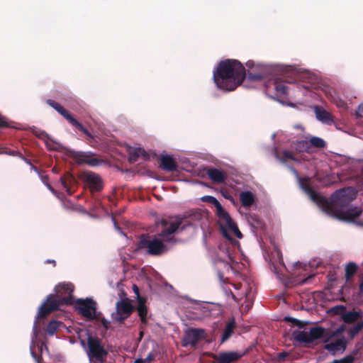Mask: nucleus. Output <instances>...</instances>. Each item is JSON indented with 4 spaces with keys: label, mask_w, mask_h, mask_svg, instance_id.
I'll use <instances>...</instances> for the list:
<instances>
[{
    "label": "nucleus",
    "mask_w": 363,
    "mask_h": 363,
    "mask_svg": "<svg viewBox=\"0 0 363 363\" xmlns=\"http://www.w3.org/2000/svg\"><path fill=\"white\" fill-rule=\"evenodd\" d=\"M307 281H308V279H304V280L303 281V283H306V282H307Z\"/></svg>",
    "instance_id": "50"
},
{
    "label": "nucleus",
    "mask_w": 363,
    "mask_h": 363,
    "mask_svg": "<svg viewBox=\"0 0 363 363\" xmlns=\"http://www.w3.org/2000/svg\"><path fill=\"white\" fill-rule=\"evenodd\" d=\"M294 339L299 342L310 343L311 339L308 334V330H303L299 331H295L293 333Z\"/></svg>",
    "instance_id": "23"
},
{
    "label": "nucleus",
    "mask_w": 363,
    "mask_h": 363,
    "mask_svg": "<svg viewBox=\"0 0 363 363\" xmlns=\"http://www.w3.org/2000/svg\"><path fill=\"white\" fill-rule=\"evenodd\" d=\"M272 89L274 90L275 94L278 96H286L292 90L294 86L289 81L281 78L275 79L272 82Z\"/></svg>",
    "instance_id": "11"
},
{
    "label": "nucleus",
    "mask_w": 363,
    "mask_h": 363,
    "mask_svg": "<svg viewBox=\"0 0 363 363\" xmlns=\"http://www.w3.org/2000/svg\"><path fill=\"white\" fill-rule=\"evenodd\" d=\"M251 307H252V303L250 301L246 302V304L245 306V311L248 312L250 311V309L251 308Z\"/></svg>",
    "instance_id": "41"
},
{
    "label": "nucleus",
    "mask_w": 363,
    "mask_h": 363,
    "mask_svg": "<svg viewBox=\"0 0 363 363\" xmlns=\"http://www.w3.org/2000/svg\"><path fill=\"white\" fill-rule=\"evenodd\" d=\"M229 260H230L231 262H234L233 257L231 255H229Z\"/></svg>",
    "instance_id": "47"
},
{
    "label": "nucleus",
    "mask_w": 363,
    "mask_h": 363,
    "mask_svg": "<svg viewBox=\"0 0 363 363\" xmlns=\"http://www.w3.org/2000/svg\"><path fill=\"white\" fill-rule=\"evenodd\" d=\"M80 344L81 345L86 349V343H85V341L84 340H80Z\"/></svg>",
    "instance_id": "45"
},
{
    "label": "nucleus",
    "mask_w": 363,
    "mask_h": 363,
    "mask_svg": "<svg viewBox=\"0 0 363 363\" xmlns=\"http://www.w3.org/2000/svg\"><path fill=\"white\" fill-rule=\"evenodd\" d=\"M310 143L316 147H324L325 146V141L319 137H311L310 139Z\"/></svg>",
    "instance_id": "29"
},
{
    "label": "nucleus",
    "mask_w": 363,
    "mask_h": 363,
    "mask_svg": "<svg viewBox=\"0 0 363 363\" xmlns=\"http://www.w3.org/2000/svg\"><path fill=\"white\" fill-rule=\"evenodd\" d=\"M91 152H79L74 155V157L79 163H86L90 166H97L99 161L96 159H89Z\"/></svg>",
    "instance_id": "17"
},
{
    "label": "nucleus",
    "mask_w": 363,
    "mask_h": 363,
    "mask_svg": "<svg viewBox=\"0 0 363 363\" xmlns=\"http://www.w3.org/2000/svg\"><path fill=\"white\" fill-rule=\"evenodd\" d=\"M342 320L345 323H352L357 320L363 318V311H350L342 314Z\"/></svg>",
    "instance_id": "21"
},
{
    "label": "nucleus",
    "mask_w": 363,
    "mask_h": 363,
    "mask_svg": "<svg viewBox=\"0 0 363 363\" xmlns=\"http://www.w3.org/2000/svg\"><path fill=\"white\" fill-rule=\"evenodd\" d=\"M86 354L89 361L93 363H104L106 359L108 352L101 343L100 340L93 337L87 333Z\"/></svg>",
    "instance_id": "6"
},
{
    "label": "nucleus",
    "mask_w": 363,
    "mask_h": 363,
    "mask_svg": "<svg viewBox=\"0 0 363 363\" xmlns=\"http://www.w3.org/2000/svg\"><path fill=\"white\" fill-rule=\"evenodd\" d=\"M161 167L166 171H174L177 169V163L174 159L169 155H162L160 157Z\"/></svg>",
    "instance_id": "18"
},
{
    "label": "nucleus",
    "mask_w": 363,
    "mask_h": 363,
    "mask_svg": "<svg viewBox=\"0 0 363 363\" xmlns=\"http://www.w3.org/2000/svg\"><path fill=\"white\" fill-rule=\"evenodd\" d=\"M59 325H60V322L55 320H52L51 321L49 322L48 325V327H47V333L49 335H53L55 334V333L56 332V330H57V328H59Z\"/></svg>",
    "instance_id": "27"
},
{
    "label": "nucleus",
    "mask_w": 363,
    "mask_h": 363,
    "mask_svg": "<svg viewBox=\"0 0 363 363\" xmlns=\"http://www.w3.org/2000/svg\"><path fill=\"white\" fill-rule=\"evenodd\" d=\"M84 179L89 184L92 191H99L101 189V180L97 174L86 172L84 174Z\"/></svg>",
    "instance_id": "15"
},
{
    "label": "nucleus",
    "mask_w": 363,
    "mask_h": 363,
    "mask_svg": "<svg viewBox=\"0 0 363 363\" xmlns=\"http://www.w3.org/2000/svg\"><path fill=\"white\" fill-rule=\"evenodd\" d=\"M280 355H281L282 357H285V356H286V355H285V354H281Z\"/></svg>",
    "instance_id": "51"
},
{
    "label": "nucleus",
    "mask_w": 363,
    "mask_h": 363,
    "mask_svg": "<svg viewBox=\"0 0 363 363\" xmlns=\"http://www.w3.org/2000/svg\"><path fill=\"white\" fill-rule=\"evenodd\" d=\"M74 291V286L71 283H62L55 287V295H50L38 308L36 319L33 325V335L30 346V352L32 357L37 363H40V358L38 353L42 354L44 349L47 348L43 344L36 343L37 338V323L38 318H43L52 311L57 310L60 306L65 303L66 305L72 303V293Z\"/></svg>",
    "instance_id": "2"
},
{
    "label": "nucleus",
    "mask_w": 363,
    "mask_h": 363,
    "mask_svg": "<svg viewBox=\"0 0 363 363\" xmlns=\"http://www.w3.org/2000/svg\"><path fill=\"white\" fill-rule=\"evenodd\" d=\"M158 224L162 228L161 233L153 237L142 236L138 246L140 250L155 256L166 253L177 242L173 234L182 224V219L170 217L162 219Z\"/></svg>",
    "instance_id": "3"
},
{
    "label": "nucleus",
    "mask_w": 363,
    "mask_h": 363,
    "mask_svg": "<svg viewBox=\"0 0 363 363\" xmlns=\"http://www.w3.org/2000/svg\"><path fill=\"white\" fill-rule=\"evenodd\" d=\"M331 312L334 314H342L345 311L344 306H336L331 308Z\"/></svg>",
    "instance_id": "35"
},
{
    "label": "nucleus",
    "mask_w": 363,
    "mask_h": 363,
    "mask_svg": "<svg viewBox=\"0 0 363 363\" xmlns=\"http://www.w3.org/2000/svg\"><path fill=\"white\" fill-rule=\"evenodd\" d=\"M356 116L357 117H361L363 116V104L359 105L356 111Z\"/></svg>",
    "instance_id": "38"
},
{
    "label": "nucleus",
    "mask_w": 363,
    "mask_h": 363,
    "mask_svg": "<svg viewBox=\"0 0 363 363\" xmlns=\"http://www.w3.org/2000/svg\"><path fill=\"white\" fill-rule=\"evenodd\" d=\"M242 355L236 352H220L215 355L216 363H232L238 360Z\"/></svg>",
    "instance_id": "14"
},
{
    "label": "nucleus",
    "mask_w": 363,
    "mask_h": 363,
    "mask_svg": "<svg viewBox=\"0 0 363 363\" xmlns=\"http://www.w3.org/2000/svg\"><path fill=\"white\" fill-rule=\"evenodd\" d=\"M226 267H227L228 268L230 267V266L229 264H226Z\"/></svg>",
    "instance_id": "52"
},
{
    "label": "nucleus",
    "mask_w": 363,
    "mask_h": 363,
    "mask_svg": "<svg viewBox=\"0 0 363 363\" xmlns=\"http://www.w3.org/2000/svg\"><path fill=\"white\" fill-rule=\"evenodd\" d=\"M207 200L213 203L216 208L218 223L223 236L232 243L238 244V242L232 238V235H235L238 239H241L242 235L235 222L230 214L223 208L217 199L212 196H207Z\"/></svg>",
    "instance_id": "5"
},
{
    "label": "nucleus",
    "mask_w": 363,
    "mask_h": 363,
    "mask_svg": "<svg viewBox=\"0 0 363 363\" xmlns=\"http://www.w3.org/2000/svg\"><path fill=\"white\" fill-rule=\"evenodd\" d=\"M8 123L5 118L0 117V127L8 126Z\"/></svg>",
    "instance_id": "40"
},
{
    "label": "nucleus",
    "mask_w": 363,
    "mask_h": 363,
    "mask_svg": "<svg viewBox=\"0 0 363 363\" xmlns=\"http://www.w3.org/2000/svg\"><path fill=\"white\" fill-rule=\"evenodd\" d=\"M47 103L52 107L55 110H56L60 115H62L66 120L68 121L72 118L71 114L65 110L61 105L58 103L55 102L53 100L49 99L47 101Z\"/></svg>",
    "instance_id": "22"
},
{
    "label": "nucleus",
    "mask_w": 363,
    "mask_h": 363,
    "mask_svg": "<svg viewBox=\"0 0 363 363\" xmlns=\"http://www.w3.org/2000/svg\"><path fill=\"white\" fill-rule=\"evenodd\" d=\"M357 269V265L354 263H350L346 266L345 277L347 280L350 278V277L355 274Z\"/></svg>",
    "instance_id": "28"
},
{
    "label": "nucleus",
    "mask_w": 363,
    "mask_h": 363,
    "mask_svg": "<svg viewBox=\"0 0 363 363\" xmlns=\"http://www.w3.org/2000/svg\"><path fill=\"white\" fill-rule=\"evenodd\" d=\"M32 168L35 170V172H37L39 174V177L43 182V183L48 187V189L53 194H56V192L55 190L52 188V186L48 183V177L46 175H41L36 168L33 167L32 166Z\"/></svg>",
    "instance_id": "32"
},
{
    "label": "nucleus",
    "mask_w": 363,
    "mask_h": 363,
    "mask_svg": "<svg viewBox=\"0 0 363 363\" xmlns=\"http://www.w3.org/2000/svg\"><path fill=\"white\" fill-rule=\"evenodd\" d=\"M152 358H153V357H152V354L150 353L147 356L146 359H145L144 360H145V363H148V362H150L152 359Z\"/></svg>",
    "instance_id": "43"
},
{
    "label": "nucleus",
    "mask_w": 363,
    "mask_h": 363,
    "mask_svg": "<svg viewBox=\"0 0 363 363\" xmlns=\"http://www.w3.org/2000/svg\"><path fill=\"white\" fill-rule=\"evenodd\" d=\"M313 111L315 118L318 121L327 125H330L333 123V116L331 113L326 111L323 108L319 106H314Z\"/></svg>",
    "instance_id": "13"
},
{
    "label": "nucleus",
    "mask_w": 363,
    "mask_h": 363,
    "mask_svg": "<svg viewBox=\"0 0 363 363\" xmlns=\"http://www.w3.org/2000/svg\"><path fill=\"white\" fill-rule=\"evenodd\" d=\"M115 228L118 231V233L125 236V234L121 230V229L117 226L116 223L115 222L114 219H113Z\"/></svg>",
    "instance_id": "44"
},
{
    "label": "nucleus",
    "mask_w": 363,
    "mask_h": 363,
    "mask_svg": "<svg viewBox=\"0 0 363 363\" xmlns=\"http://www.w3.org/2000/svg\"><path fill=\"white\" fill-rule=\"evenodd\" d=\"M290 169L298 179L302 190L318 206H325V211L329 216L341 221L353 223L361 215L362 208L350 203L357 195L354 189L347 187L337 190L331 196V203H328L324 197L310 187L308 179L300 178L295 169Z\"/></svg>",
    "instance_id": "1"
},
{
    "label": "nucleus",
    "mask_w": 363,
    "mask_h": 363,
    "mask_svg": "<svg viewBox=\"0 0 363 363\" xmlns=\"http://www.w3.org/2000/svg\"><path fill=\"white\" fill-rule=\"evenodd\" d=\"M296 128H301V129H303V128H302V127H301V126H300V125H297V126H296Z\"/></svg>",
    "instance_id": "49"
},
{
    "label": "nucleus",
    "mask_w": 363,
    "mask_h": 363,
    "mask_svg": "<svg viewBox=\"0 0 363 363\" xmlns=\"http://www.w3.org/2000/svg\"><path fill=\"white\" fill-rule=\"evenodd\" d=\"M75 308L82 316L92 320L97 318L96 303L90 298L77 299L75 302Z\"/></svg>",
    "instance_id": "8"
},
{
    "label": "nucleus",
    "mask_w": 363,
    "mask_h": 363,
    "mask_svg": "<svg viewBox=\"0 0 363 363\" xmlns=\"http://www.w3.org/2000/svg\"><path fill=\"white\" fill-rule=\"evenodd\" d=\"M239 199L243 207L249 208L255 203L256 195L250 190H245L239 194Z\"/></svg>",
    "instance_id": "16"
},
{
    "label": "nucleus",
    "mask_w": 363,
    "mask_h": 363,
    "mask_svg": "<svg viewBox=\"0 0 363 363\" xmlns=\"http://www.w3.org/2000/svg\"><path fill=\"white\" fill-rule=\"evenodd\" d=\"M207 174L213 182L216 183L223 182L226 177L225 173L223 171L214 168L209 169Z\"/></svg>",
    "instance_id": "19"
},
{
    "label": "nucleus",
    "mask_w": 363,
    "mask_h": 363,
    "mask_svg": "<svg viewBox=\"0 0 363 363\" xmlns=\"http://www.w3.org/2000/svg\"><path fill=\"white\" fill-rule=\"evenodd\" d=\"M283 155L284 157V159H281V158H279L278 156H277V159L281 162H285V160H295V158L294 157L292 153L290 152V151H284L283 152Z\"/></svg>",
    "instance_id": "33"
},
{
    "label": "nucleus",
    "mask_w": 363,
    "mask_h": 363,
    "mask_svg": "<svg viewBox=\"0 0 363 363\" xmlns=\"http://www.w3.org/2000/svg\"><path fill=\"white\" fill-rule=\"evenodd\" d=\"M359 303L363 304V283H362L359 286Z\"/></svg>",
    "instance_id": "37"
},
{
    "label": "nucleus",
    "mask_w": 363,
    "mask_h": 363,
    "mask_svg": "<svg viewBox=\"0 0 363 363\" xmlns=\"http://www.w3.org/2000/svg\"><path fill=\"white\" fill-rule=\"evenodd\" d=\"M262 77L263 76L261 74L249 73L247 76V80L250 82L260 81L262 80Z\"/></svg>",
    "instance_id": "34"
},
{
    "label": "nucleus",
    "mask_w": 363,
    "mask_h": 363,
    "mask_svg": "<svg viewBox=\"0 0 363 363\" xmlns=\"http://www.w3.org/2000/svg\"><path fill=\"white\" fill-rule=\"evenodd\" d=\"M235 326V319L233 318L225 326V330L222 335L221 342H224L228 340L233 333V330Z\"/></svg>",
    "instance_id": "24"
},
{
    "label": "nucleus",
    "mask_w": 363,
    "mask_h": 363,
    "mask_svg": "<svg viewBox=\"0 0 363 363\" xmlns=\"http://www.w3.org/2000/svg\"><path fill=\"white\" fill-rule=\"evenodd\" d=\"M296 145L298 147V150L303 151L308 147V143L306 140H298L296 143Z\"/></svg>",
    "instance_id": "36"
},
{
    "label": "nucleus",
    "mask_w": 363,
    "mask_h": 363,
    "mask_svg": "<svg viewBox=\"0 0 363 363\" xmlns=\"http://www.w3.org/2000/svg\"><path fill=\"white\" fill-rule=\"evenodd\" d=\"M245 76V67L236 60L221 61L213 73V79L217 87L227 91L235 89Z\"/></svg>",
    "instance_id": "4"
},
{
    "label": "nucleus",
    "mask_w": 363,
    "mask_h": 363,
    "mask_svg": "<svg viewBox=\"0 0 363 363\" xmlns=\"http://www.w3.org/2000/svg\"><path fill=\"white\" fill-rule=\"evenodd\" d=\"M325 349L333 355L343 353L347 347V341L342 334V329L338 328L328 334L324 339Z\"/></svg>",
    "instance_id": "7"
},
{
    "label": "nucleus",
    "mask_w": 363,
    "mask_h": 363,
    "mask_svg": "<svg viewBox=\"0 0 363 363\" xmlns=\"http://www.w3.org/2000/svg\"><path fill=\"white\" fill-rule=\"evenodd\" d=\"M223 196H224L225 199H228V200H229V201H230L232 203H234V199H233V198L231 196H230V195H228V194H223Z\"/></svg>",
    "instance_id": "42"
},
{
    "label": "nucleus",
    "mask_w": 363,
    "mask_h": 363,
    "mask_svg": "<svg viewBox=\"0 0 363 363\" xmlns=\"http://www.w3.org/2000/svg\"><path fill=\"white\" fill-rule=\"evenodd\" d=\"M134 363H145V360L139 359L135 360Z\"/></svg>",
    "instance_id": "46"
},
{
    "label": "nucleus",
    "mask_w": 363,
    "mask_h": 363,
    "mask_svg": "<svg viewBox=\"0 0 363 363\" xmlns=\"http://www.w3.org/2000/svg\"><path fill=\"white\" fill-rule=\"evenodd\" d=\"M246 66L250 69H255L257 70H265L266 66L263 64L256 63L252 60H249L246 62Z\"/></svg>",
    "instance_id": "31"
},
{
    "label": "nucleus",
    "mask_w": 363,
    "mask_h": 363,
    "mask_svg": "<svg viewBox=\"0 0 363 363\" xmlns=\"http://www.w3.org/2000/svg\"><path fill=\"white\" fill-rule=\"evenodd\" d=\"M69 122L74 126L77 127L79 130H80L84 134L87 135L88 137L92 138V135L88 131L86 128H84V126L79 123L78 121H77L74 117H72Z\"/></svg>",
    "instance_id": "26"
},
{
    "label": "nucleus",
    "mask_w": 363,
    "mask_h": 363,
    "mask_svg": "<svg viewBox=\"0 0 363 363\" xmlns=\"http://www.w3.org/2000/svg\"><path fill=\"white\" fill-rule=\"evenodd\" d=\"M204 337L205 330L203 329L190 328L185 331L183 345L185 347L189 345L194 346L200 340Z\"/></svg>",
    "instance_id": "9"
},
{
    "label": "nucleus",
    "mask_w": 363,
    "mask_h": 363,
    "mask_svg": "<svg viewBox=\"0 0 363 363\" xmlns=\"http://www.w3.org/2000/svg\"><path fill=\"white\" fill-rule=\"evenodd\" d=\"M308 334L310 335L312 342L314 340L320 339L321 337H324L325 339L328 334V332L322 328L314 327L308 330Z\"/></svg>",
    "instance_id": "20"
},
{
    "label": "nucleus",
    "mask_w": 363,
    "mask_h": 363,
    "mask_svg": "<svg viewBox=\"0 0 363 363\" xmlns=\"http://www.w3.org/2000/svg\"><path fill=\"white\" fill-rule=\"evenodd\" d=\"M0 153L11 154V152H3V151H1V150H0Z\"/></svg>",
    "instance_id": "48"
},
{
    "label": "nucleus",
    "mask_w": 363,
    "mask_h": 363,
    "mask_svg": "<svg viewBox=\"0 0 363 363\" xmlns=\"http://www.w3.org/2000/svg\"><path fill=\"white\" fill-rule=\"evenodd\" d=\"M133 290L135 294L138 305L136 309L143 323H145L147 318V309L145 306V300L140 296L139 289L136 285L133 286Z\"/></svg>",
    "instance_id": "12"
},
{
    "label": "nucleus",
    "mask_w": 363,
    "mask_h": 363,
    "mask_svg": "<svg viewBox=\"0 0 363 363\" xmlns=\"http://www.w3.org/2000/svg\"><path fill=\"white\" fill-rule=\"evenodd\" d=\"M60 182H61L62 185L63 186V187L66 189L67 194L69 195H71L72 194V192L70 191L69 188L67 186L66 183L65 182V181L63 180L62 178H60Z\"/></svg>",
    "instance_id": "39"
},
{
    "label": "nucleus",
    "mask_w": 363,
    "mask_h": 363,
    "mask_svg": "<svg viewBox=\"0 0 363 363\" xmlns=\"http://www.w3.org/2000/svg\"><path fill=\"white\" fill-rule=\"evenodd\" d=\"M363 328V321H361L354 325L352 328H350L348 331V335L353 337L355 336Z\"/></svg>",
    "instance_id": "30"
},
{
    "label": "nucleus",
    "mask_w": 363,
    "mask_h": 363,
    "mask_svg": "<svg viewBox=\"0 0 363 363\" xmlns=\"http://www.w3.org/2000/svg\"><path fill=\"white\" fill-rule=\"evenodd\" d=\"M116 313L112 314V318L117 321H121L126 318L133 311L132 304L127 300H120L117 302Z\"/></svg>",
    "instance_id": "10"
},
{
    "label": "nucleus",
    "mask_w": 363,
    "mask_h": 363,
    "mask_svg": "<svg viewBox=\"0 0 363 363\" xmlns=\"http://www.w3.org/2000/svg\"><path fill=\"white\" fill-rule=\"evenodd\" d=\"M145 150L140 147L133 148L129 151V160L131 162H135L140 155H144Z\"/></svg>",
    "instance_id": "25"
}]
</instances>
